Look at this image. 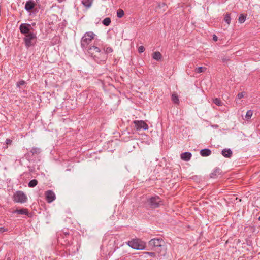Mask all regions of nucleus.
<instances>
[{
    "label": "nucleus",
    "mask_w": 260,
    "mask_h": 260,
    "mask_svg": "<svg viewBox=\"0 0 260 260\" xmlns=\"http://www.w3.org/2000/svg\"><path fill=\"white\" fill-rule=\"evenodd\" d=\"M34 155H32L31 152H28L25 153V157L28 161H30L32 160Z\"/></svg>",
    "instance_id": "23"
},
{
    "label": "nucleus",
    "mask_w": 260,
    "mask_h": 260,
    "mask_svg": "<svg viewBox=\"0 0 260 260\" xmlns=\"http://www.w3.org/2000/svg\"><path fill=\"white\" fill-rule=\"evenodd\" d=\"M253 114V112L251 110H249L247 112L245 117L247 119H249L251 118Z\"/></svg>",
    "instance_id": "29"
},
{
    "label": "nucleus",
    "mask_w": 260,
    "mask_h": 260,
    "mask_svg": "<svg viewBox=\"0 0 260 260\" xmlns=\"http://www.w3.org/2000/svg\"><path fill=\"white\" fill-rule=\"evenodd\" d=\"M6 143L7 144H10L12 143V140L9 139H7L6 140Z\"/></svg>",
    "instance_id": "37"
},
{
    "label": "nucleus",
    "mask_w": 260,
    "mask_h": 260,
    "mask_svg": "<svg viewBox=\"0 0 260 260\" xmlns=\"http://www.w3.org/2000/svg\"><path fill=\"white\" fill-rule=\"evenodd\" d=\"M145 51V48L143 46H141L138 48V51L140 53H142Z\"/></svg>",
    "instance_id": "33"
},
{
    "label": "nucleus",
    "mask_w": 260,
    "mask_h": 260,
    "mask_svg": "<svg viewBox=\"0 0 260 260\" xmlns=\"http://www.w3.org/2000/svg\"><path fill=\"white\" fill-rule=\"evenodd\" d=\"M126 244L129 246H130V241H128L126 242Z\"/></svg>",
    "instance_id": "40"
},
{
    "label": "nucleus",
    "mask_w": 260,
    "mask_h": 260,
    "mask_svg": "<svg viewBox=\"0 0 260 260\" xmlns=\"http://www.w3.org/2000/svg\"><path fill=\"white\" fill-rule=\"evenodd\" d=\"M37 40V33L31 32L29 34H26L23 38V41L25 46L27 49L35 46L36 44Z\"/></svg>",
    "instance_id": "3"
},
{
    "label": "nucleus",
    "mask_w": 260,
    "mask_h": 260,
    "mask_svg": "<svg viewBox=\"0 0 260 260\" xmlns=\"http://www.w3.org/2000/svg\"><path fill=\"white\" fill-rule=\"evenodd\" d=\"M104 53H105L106 55L107 56V54L112 53L113 52V49L110 47H104Z\"/></svg>",
    "instance_id": "24"
},
{
    "label": "nucleus",
    "mask_w": 260,
    "mask_h": 260,
    "mask_svg": "<svg viewBox=\"0 0 260 260\" xmlns=\"http://www.w3.org/2000/svg\"><path fill=\"white\" fill-rule=\"evenodd\" d=\"M149 245L153 247H162L164 250H166V247L164 245V242L160 239H153L149 242Z\"/></svg>",
    "instance_id": "8"
},
{
    "label": "nucleus",
    "mask_w": 260,
    "mask_h": 260,
    "mask_svg": "<svg viewBox=\"0 0 260 260\" xmlns=\"http://www.w3.org/2000/svg\"><path fill=\"white\" fill-rule=\"evenodd\" d=\"M222 61L223 62H228L229 61V58L228 57L224 56L222 57Z\"/></svg>",
    "instance_id": "34"
},
{
    "label": "nucleus",
    "mask_w": 260,
    "mask_h": 260,
    "mask_svg": "<svg viewBox=\"0 0 260 260\" xmlns=\"http://www.w3.org/2000/svg\"><path fill=\"white\" fill-rule=\"evenodd\" d=\"M93 3V0H82V3L86 9L91 7Z\"/></svg>",
    "instance_id": "16"
},
{
    "label": "nucleus",
    "mask_w": 260,
    "mask_h": 260,
    "mask_svg": "<svg viewBox=\"0 0 260 260\" xmlns=\"http://www.w3.org/2000/svg\"><path fill=\"white\" fill-rule=\"evenodd\" d=\"M95 35L92 31L86 32L82 37L81 40V47L83 50H86L88 45L94 38Z\"/></svg>",
    "instance_id": "2"
},
{
    "label": "nucleus",
    "mask_w": 260,
    "mask_h": 260,
    "mask_svg": "<svg viewBox=\"0 0 260 260\" xmlns=\"http://www.w3.org/2000/svg\"><path fill=\"white\" fill-rule=\"evenodd\" d=\"M152 57L154 59L159 61L162 58V55L159 52L156 51L152 54Z\"/></svg>",
    "instance_id": "15"
},
{
    "label": "nucleus",
    "mask_w": 260,
    "mask_h": 260,
    "mask_svg": "<svg viewBox=\"0 0 260 260\" xmlns=\"http://www.w3.org/2000/svg\"><path fill=\"white\" fill-rule=\"evenodd\" d=\"M191 157V154L189 152H184L181 154V158L185 161H188Z\"/></svg>",
    "instance_id": "13"
},
{
    "label": "nucleus",
    "mask_w": 260,
    "mask_h": 260,
    "mask_svg": "<svg viewBox=\"0 0 260 260\" xmlns=\"http://www.w3.org/2000/svg\"><path fill=\"white\" fill-rule=\"evenodd\" d=\"M35 25V23L32 24L22 23L19 26L20 31L21 34H24V36L31 32H35V30L33 28V26Z\"/></svg>",
    "instance_id": "5"
},
{
    "label": "nucleus",
    "mask_w": 260,
    "mask_h": 260,
    "mask_svg": "<svg viewBox=\"0 0 260 260\" xmlns=\"http://www.w3.org/2000/svg\"><path fill=\"white\" fill-rule=\"evenodd\" d=\"M30 151L32 155H38L41 153V149L38 147H32Z\"/></svg>",
    "instance_id": "17"
},
{
    "label": "nucleus",
    "mask_w": 260,
    "mask_h": 260,
    "mask_svg": "<svg viewBox=\"0 0 260 260\" xmlns=\"http://www.w3.org/2000/svg\"><path fill=\"white\" fill-rule=\"evenodd\" d=\"M57 1H58V2L60 3L63 1H65L66 0H57Z\"/></svg>",
    "instance_id": "39"
},
{
    "label": "nucleus",
    "mask_w": 260,
    "mask_h": 260,
    "mask_svg": "<svg viewBox=\"0 0 260 260\" xmlns=\"http://www.w3.org/2000/svg\"><path fill=\"white\" fill-rule=\"evenodd\" d=\"M13 213L21 215H25L27 216L29 215L28 210L26 208L17 209L16 210L14 211Z\"/></svg>",
    "instance_id": "12"
},
{
    "label": "nucleus",
    "mask_w": 260,
    "mask_h": 260,
    "mask_svg": "<svg viewBox=\"0 0 260 260\" xmlns=\"http://www.w3.org/2000/svg\"><path fill=\"white\" fill-rule=\"evenodd\" d=\"M244 96V94L242 92L239 93L237 96V98L238 99H241Z\"/></svg>",
    "instance_id": "35"
},
{
    "label": "nucleus",
    "mask_w": 260,
    "mask_h": 260,
    "mask_svg": "<svg viewBox=\"0 0 260 260\" xmlns=\"http://www.w3.org/2000/svg\"><path fill=\"white\" fill-rule=\"evenodd\" d=\"M124 15V11L122 9H118L117 11V16L118 18H121Z\"/></svg>",
    "instance_id": "28"
},
{
    "label": "nucleus",
    "mask_w": 260,
    "mask_h": 260,
    "mask_svg": "<svg viewBox=\"0 0 260 260\" xmlns=\"http://www.w3.org/2000/svg\"><path fill=\"white\" fill-rule=\"evenodd\" d=\"M27 198L21 191H16L13 196V201L16 203H24L27 201Z\"/></svg>",
    "instance_id": "6"
},
{
    "label": "nucleus",
    "mask_w": 260,
    "mask_h": 260,
    "mask_svg": "<svg viewBox=\"0 0 260 260\" xmlns=\"http://www.w3.org/2000/svg\"><path fill=\"white\" fill-rule=\"evenodd\" d=\"M213 102L214 104L218 106H221L222 105V102L219 99L215 98L213 100Z\"/></svg>",
    "instance_id": "30"
},
{
    "label": "nucleus",
    "mask_w": 260,
    "mask_h": 260,
    "mask_svg": "<svg viewBox=\"0 0 260 260\" xmlns=\"http://www.w3.org/2000/svg\"><path fill=\"white\" fill-rule=\"evenodd\" d=\"M84 51L99 63L105 62L107 58L105 53L101 52L99 48L94 45L89 46Z\"/></svg>",
    "instance_id": "1"
},
{
    "label": "nucleus",
    "mask_w": 260,
    "mask_h": 260,
    "mask_svg": "<svg viewBox=\"0 0 260 260\" xmlns=\"http://www.w3.org/2000/svg\"><path fill=\"white\" fill-rule=\"evenodd\" d=\"M64 234H65L66 235H69V233H67V232H64Z\"/></svg>",
    "instance_id": "41"
},
{
    "label": "nucleus",
    "mask_w": 260,
    "mask_h": 260,
    "mask_svg": "<svg viewBox=\"0 0 260 260\" xmlns=\"http://www.w3.org/2000/svg\"><path fill=\"white\" fill-rule=\"evenodd\" d=\"M222 154L225 157H231L232 151L230 149H224L222 151Z\"/></svg>",
    "instance_id": "14"
},
{
    "label": "nucleus",
    "mask_w": 260,
    "mask_h": 260,
    "mask_svg": "<svg viewBox=\"0 0 260 260\" xmlns=\"http://www.w3.org/2000/svg\"><path fill=\"white\" fill-rule=\"evenodd\" d=\"M246 20V16L243 14L240 15L238 18V21L240 23H243Z\"/></svg>",
    "instance_id": "26"
},
{
    "label": "nucleus",
    "mask_w": 260,
    "mask_h": 260,
    "mask_svg": "<svg viewBox=\"0 0 260 260\" xmlns=\"http://www.w3.org/2000/svg\"><path fill=\"white\" fill-rule=\"evenodd\" d=\"M224 20L228 24H230L231 22V17L229 14H226L224 17Z\"/></svg>",
    "instance_id": "27"
},
{
    "label": "nucleus",
    "mask_w": 260,
    "mask_h": 260,
    "mask_svg": "<svg viewBox=\"0 0 260 260\" xmlns=\"http://www.w3.org/2000/svg\"><path fill=\"white\" fill-rule=\"evenodd\" d=\"M206 70V68L204 67H200L195 69V72L197 73H201L205 72Z\"/></svg>",
    "instance_id": "21"
},
{
    "label": "nucleus",
    "mask_w": 260,
    "mask_h": 260,
    "mask_svg": "<svg viewBox=\"0 0 260 260\" xmlns=\"http://www.w3.org/2000/svg\"><path fill=\"white\" fill-rule=\"evenodd\" d=\"M8 231V229L6 228H5L4 227H0V232H4Z\"/></svg>",
    "instance_id": "36"
},
{
    "label": "nucleus",
    "mask_w": 260,
    "mask_h": 260,
    "mask_svg": "<svg viewBox=\"0 0 260 260\" xmlns=\"http://www.w3.org/2000/svg\"><path fill=\"white\" fill-rule=\"evenodd\" d=\"M25 82L24 80H21L17 83V86L20 88L22 86L25 85Z\"/></svg>",
    "instance_id": "31"
},
{
    "label": "nucleus",
    "mask_w": 260,
    "mask_h": 260,
    "mask_svg": "<svg viewBox=\"0 0 260 260\" xmlns=\"http://www.w3.org/2000/svg\"><path fill=\"white\" fill-rule=\"evenodd\" d=\"M143 254L144 258H147V256H150L151 257L155 256V253L154 252H144Z\"/></svg>",
    "instance_id": "25"
},
{
    "label": "nucleus",
    "mask_w": 260,
    "mask_h": 260,
    "mask_svg": "<svg viewBox=\"0 0 260 260\" xmlns=\"http://www.w3.org/2000/svg\"><path fill=\"white\" fill-rule=\"evenodd\" d=\"M148 205L153 208H157L161 204V201L158 196L151 197L148 200Z\"/></svg>",
    "instance_id": "7"
},
{
    "label": "nucleus",
    "mask_w": 260,
    "mask_h": 260,
    "mask_svg": "<svg viewBox=\"0 0 260 260\" xmlns=\"http://www.w3.org/2000/svg\"><path fill=\"white\" fill-rule=\"evenodd\" d=\"M45 198L47 202L49 203L52 202L56 199V196L54 192L52 190H47L45 193Z\"/></svg>",
    "instance_id": "10"
},
{
    "label": "nucleus",
    "mask_w": 260,
    "mask_h": 260,
    "mask_svg": "<svg viewBox=\"0 0 260 260\" xmlns=\"http://www.w3.org/2000/svg\"><path fill=\"white\" fill-rule=\"evenodd\" d=\"M121 139L123 140L125 142H128L129 140V136H124V134H122V135L121 136Z\"/></svg>",
    "instance_id": "32"
},
{
    "label": "nucleus",
    "mask_w": 260,
    "mask_h": 260,
    "mask_svg": "<svg viewBox=\"0 0 260 260\" xmlns=\"http://www.w3.org/2000/svg\"><path fill=\"white\" fill-rule=\"evenodd\" d=\"M146 248V243L139 238H134L131 240V248L143 250Z\"/></svg>",
    "instance_id": "4"
},
{
    "label": "nucleus",
    "mask_w": 260,
    "mask_h": 260,
    "mask_svg": "<svg viewBox=\"0 0 260 260\" xmlns=\"http://www.w3.org/2000/svg\"><path fill=\"white\" fill-rule=\"evenodd\" d=\"M201 155L202 156H207L210 155L211 151L209 149H203L200 152Z\"/></svg>",
    "instance_id": "18"
},
{
    "label": "nucleus",
    "mask_w": 260,
    "mask_h": 260,
    "mask_svg": "<svg viewBox=\"0 0 260 260\" xmlns=\"http://www.w3.org/2000/svg\"><path fill=\"white\" fill-rule=\"evenodd\" d=\"M7 260H10V258H8L7 259Z\"/></svg>",
    "instance_id": "42"
},
{
    "label": "nucleus",
    "mask_w": 260,
    "mask_h": 260,
    "mask_svg": "<svg viewBox=\"0 0 260 260\" xmlns=\"http://www.w3.org/2000/svg\"><path fill=\"white\" fill-rule=\"evenodd\" d=\"M102 23L105 26H109L111 23V19L106 17L103 20Z\"/></svg>",
    "instance_id": "22"
},
{
    "label": "nucleus",
    "mask_w": 260,
    "mask_h": 260,
    "mask_svg": "<svg viewBox=\"0 0 260 260\" xmlns=\"http://www.w3.org/2000/svg\"><path fill=\"white\" fill-rule=\"evenodd\" d=\"M38 184V181L36 179H33L29 181L28 186L29 187L33 188Z\"/></svg>",
    "instance_id": "19"
},
{
    "label": "nucleus",
    "mask_w": 260,
    "mask_h": 260,
    "mask_svg": "<svg viewBox=\"0 0 260 260\" xmlns=\"http://www.w3.org/2000/svg\"><path fill=\"white\" fill-rule=\"evenodd\" d=\"M213 39L214 41H217L218 40V37L215 35H214L213 36Z\"/></svg>",
    "instance_id": "38"
},
{
    "label": "nucleus",
    "mask_w": 260,
    "mask_h": 260,
    "mask_svg": "<svg viewBox=\"0 0 260 260\" xmlns=\"http://www.w3.org/2000/svg\"><path fill=\"white\" fill-rule=\"evenodd\" d=\"M172 100L173 102L175 103L178 104L179 103V100L178 99V96L176 93H173L172 95Z\"/></svg>",
    "instance_id": "20"
},
{
    "label": "nucleus",
    "mask_w": 260,
    "mask_h": 260,
    "mask_svg": "<svg viewBox=\"0 0 260 260\" xmlns=\"http://www.w3.org/2000/svg\"><path fill=\"white\" fill-rule=\"evenodd\" d=\"M134 123L135 124V128L137 130H139L141 128L144 130H147L148 129V125L144 121H134Z\"/></svg>",
    "instance_id": "9"
},
{
    "label": "nucleus",
    "mask_w": 260,
    "mask_h": 260,
    "mask_svg": "<svg viewBox=\"0 0 260 260\" xmlns=\"http://www.w3.org/2000/svg\"><path fill=\"white\" fill-rule=\"evenodd\" d=\"M259 220H260V217H259Z\"/></svg>",
    "instance_id": "43"
},
{
    "label": "nucleus",
    "mask_w": 260,
    "mask_h": 260,
    "mask_svg": "<svg viewBox=\"0 0 260 260\" xmlns=\"http://www.w3.org/2000/svg\"><path fill=\"white\" fill-rule=\"evenodd\" d=\"M35 5V4L33 0H28L26 2L25 9L26 11H30L34 9Z\"/></svg>",
    "instance_id": "11"
}]
</instances>
